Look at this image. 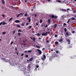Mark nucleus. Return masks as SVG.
Segmentation results:
<instances>
[{"mask_svg": "<svg viewBox=\"0 0 76 76\" xmlns=\"http://www.w3.org/2000/svg\"><path fill=\"white\" fill-rule=\"evenodd\" d=\"M67 10H70V9H67Z\"/></svg>", "mask_w": 76, "mask_h": 76, "instance_id": "obj_54", "label": "nucleus"}, {"mask_svg": "<svg viewBox=\"0 0 76 76\" xmlns=\"http://www.w3.org/2000/svg\"><path fill=\"white\" fill-rule=\"evenodd\" d=\"M37 36H40V34H37Z\"/></svg>", "mask_w": 76, "mask_h": 76, "instance_id": "obj_50", "label": "nucleus"}, {"mask_svg": "<svg viewBox=\"0 0 76 76\" xmlns=\"http://www.w3.org/2000/svg\"><path fill=\"white\" fill-rule=\"evenodd\" d=\"M17 55H18V53L17 52Z\"/></svg>", "mask_w": 76, "mask_h": 76, "instance_id": "obj_64", "label": "nucleus"}, {"mask_svg": "<svg viewBox=\"0 0 76 76\" xmlns=\"http://www.w3.org/2000/svg\"><path fill=\"white\" fill-rule=\"evenodd\" d=\"M35 35H37L38 34H35Z\"/></svg>", "mask_w": 76, "mask_h": 76, "instance_id": "obj_63", "label": "nucleus"}, {"mask_svg": "<svg viewBox=\"0 0 76 76\" xmlns=\"http://www.w3.org/2000/svg\"><path fill=\"white\" fill-rule=\"evenodd\" d=\"M2 16H3V17H4V15H2Z\"/></svg>", "mask_w": 76, "mask_h": 76, "instance_id": "obj_56", "label": "nucleus"}, {"mask_svg": "<svg viewBox=\"0 0 76 76\" xmlns=\"http://www.w3.org/2000/svg\"><path fill=\"white\" fill-rule=\"evenodd\" d=\"M27 19H28L29 20V22H31V18L29 17L27 18Z\"/></svg>", "mask_w": 76, "mask_h": 76, "instance_id": "obj_7", "label": "nucleus"}, {"mask_svg": "<svg viewBox=\"0 0 76 76\" xmlns=\"http://www.w3.org/2000/svg\"><path fill=\"white\" fill-rule=\"evenodd\" d=\"M61 10L63 12H66V10H64V9H62Z\"/></svg>", "mask_w": 76, "mask_h": 76, "instance_id": "obj_12", "label": "nucleus"}, {"mask_svg": "<svg viewBox=\"0 0 76 76\" xmlns=\"http://www.w3.org/2000/svg\"><path fill=\"white\" fill-rule=\"evenodd\" d=\"M28 25H29V23H26V25H27V26H28Z\"/></svg>", "mask_w": 76, "mask_h": 76, "instance_id": "obj_40", "label": "nucleus"}, {"mask_svg": "<svg viewBox=\"0 0 76 76\" xmlns=\"http://www.w3.org/2000/svg\"><path fill=\"white\" fill-rule=\"evenodd\" d=\"M19 16H20V14H18V15H17V18H18V17H19Z\"/></svg>", "mask_w": 76, "mask_h": 76, "instance_id": "obj_31", "label": "nucleus"}, {"mask_svg": "<svg viewBox=\"0 0 76 76\" xmlns=\"http://www.w3.org/2000/svg\"><path fill=\"white\" fill-rule=\"evenodd\" d=\"M12 19H13L12 18H11L9 20V21H10Z\"/></svg>", "mask_w": 76, "mask_h": 76, "instance_id": "obj_27", "label": "nucleus"}, {"mask_svg": "<svg viewBox=\"0 0 76 76\" xmlns=\"http://www.w3.org/2000/svg\"><path fill=\"white\" fill-rule=\"evenodd\" d=\"M32 32L33 34H34L35 33V31H32Z\"/></svg>", "mask_w": 76, "mask_h": 76, "instance_id": "obj_45", "label": "nucleus"}, {"mask_svg": "<svg viewBox=\"0 0 76 76\" xmlns=\"http://www.w3.org/2000/svg\"><path fill=\"white\" fill-rule=\"evenodd\" d=\"M44 26L43 25H41V26Z\"/></svg>", "mask_w": 76, "mask_h": 76, "instance_id": "obj_60", "label": "nucleus"}, {"mask_svg": "<svg viewBox=\"0 0 76 76\" xmlns=\"http://www.w3.org/2000/svg\"><path fill=\"white\" fill-rule=\"evenodd\" d=\"M30 38H31V39H33V38H32L31 37H30Z\"/></svg>", "mask_w": 76, "mask_h": 76, "instance_id": "obj_57", "label": "nucleus"}, {"mask_svg": "<svg viewBox=\"0 0 76 76\" xmlns=\"http://www.w3.org/2000/svg\"><path fill=\"white\" fill-rule=\"evenodd\" d=\"M33 8H34V9H35V6H34V7H33Z\"/></svg>", "mask_w": 76, "mask_h": 76, "instance_id": "obj_51", "label": "nucleus"}, {"mask_svg": "<svg viewBox=\"0 0 76 76\" xmlns=\"http://www.w3.org/2000/svg\"><path fill=\"white\" fill-rule=\"evenodd\" d=\"M56 53H58V51H57L56 52Z\"/></svg>", "mask_w": 76, "mask_h": 76, "instance_id": "obj_49", "label": "nucleus"}, {"mask_svg": "<svg viewBox=\"0 0 76 76\" xmlns=\"http://www.w3.org/2000/svg\"><path fill=\"white\" fill-rule=\"evenodd\" d=\"M32 26H29V29H31V28H32Z\"/></svg>", "mask_w": 76, "mask_h": 76, "instance_id": "obj_23", "label": "nucleus"}, {"mask_svg": "<svg viewBox=\"0 0 76 76\" xmlns=\"http://www.w3.org/2000/svg\"><path fill=\"white\" fill-rule=\"evenodd\" d=\"M51 20L50 19H48V23H50V21Z\"/></svg>", "mask_w": 76, "mask_h": 76, "instance_id": "obj_28", "label": "nucleus"}, {"mask_svg": "<svg viewBox=\"0 0 76 76\" xmlns=\"http://www.w3.org/2000/svg\"><path fill=\"white\" fill-rule=\"evenodd\" d=\"M6 25V23L4 22H3L2 25Z\"/></svg>", "mask_w": 76, "mask_h": 76, "instance_id": "obj_18", "label": "nucleus"}, {"mask_svg": "<svg viewBox=\"0 0 76 76\" xmlns=\"http://www.w3.org/2000/svg\"><path fill=\"white\" fill-rule=\"evenodd\" d=\"M66 25V23H64V26H65V25Z\"/></svg>", "mask_w": 76, "mask_h": 76, "instance_id": "obj_47", "label": "nucleus"}, {"mask_svg": "<svg viewBox=\"0 0 76 76\" xmlns=\"http://www.w3.org/2000/svg\"><path fill=\"white\" fill-rule=\"evenodd\" d=\"M37 50L39 52V54H41L42 53V52L41 50H40L37 49Z\"/></svg>", "mask_w": 76, "mask_h": 76, "instance_id": "obj_4", "label": "nucleus"}, {"mask_svg": "<svg viewBox=\"0 0 76 76\" xmlns=\"http://www.w3.org/2000/svg\"><path fill=\"white\" fill-rule=\"evenodd\" d=\"M18 32H22V31H21V30H20V29H19L18 31Z\"/></svg>", "mask_w": 76, "mask_h": 76, "instance_id": "obj_26", "label": "nucleus"}, {"mask_svg": "<svg viewBox=\"0 0 76 76\" xmlns=\"http://www.w3.org/2000/svg\"><path fill=\"white\" fill-rule=\"evenodd\" d=\"M28 57V55H26V58H27V57Z\"/></svg>", "mask_w": 76, "mask_h": 76, "instance_id": "obj_42", "label": "nucleus"}, {"mask_svg": "<svg viewBox=\"0 0 76 76\" xmlns=\"http://www.w3.org/2000/svg\"><path fill=\"white\" fill-rule=\"evenodd\" d=\"M25 53H26L27 52V51H25Z\"/></svg>", "mask_w": 76, "mask_h": 76, "instance_id": "obj_62", "label": "nucleus"}, {"mask_svg": "<svg viewBox=\"0 0 76 76\" xmlns=\"http://www.w3.org/2000/svg\"><path fill=\"white\" fill-rule=\"evenodd\" d=\"M28 53H31L32 52V50H29L28 51Z\"/></svg>", "mask_w": 76, "mask_h": 76, "instance_id": "obj_20", "label": "nucleus"}, {"mask_svg": "<svg viewBox=\"0 0 76 76\" xmlns=\"http://www.w3.org/2000/svg\"><path fill=\"white\" fill-rule=\"evenodd\" d=\"M27 2L26 0H25V2L26 3Z\"/></svg>", "mask_w": 76, "mask_h": 76, "instance_id": "obj_61", "label": "nucleus"}, {"mask_svg": "<svg viewBox=\"0 0 76 76\" xmlns=\"http://www.w3.org/2000/svg\"><path fill=\"white\" fill-rule=\"evenodd\" d=\"M72 20H75V18H74V17H72Z\"/></svg>", "mask_w": 76, "mask_h": 76, "instance_id": "obj_30", "label": "nucleus"}, {"mask_svg": "<svg viewBox=\"0 0 76 76\" xmlns=\"http://www.w3.org/2000/svg\"><path fill=\"white\" fill-rule=\"evenodd\" d=\"M15 50H17V48H15Z\"/></svg>", "mask_w": 76, "mask_h": 76, "instance_id": "obj_59", "label": "nucleus"}, {"mask_svg": "<svg viewBox=\"0 0 76 76\" xmlns=\"http://www.w3.org/2000/svg\"><path fill=\"white\" fill-rule=\"evenodd\" d=\"M23 56V53H22L21 54V56Z\"/></svg>", "mask_w": 76, "mask_h": 76, "instance_id": "obj_53", "label": "nucleus"}, {"mask_svg": "<svg viewBox=\"0 0 76 76\" xmlns=\"http://www.w3.org/2000/svg\"><path fill=\"white\" fill-rule=\"evenodd\" d=\"M6 32H2V35H4L6 34Z\"/></svg>", "mask_w": 76, "mask_h": 76, "instance_id": "obj_19", "label": "nucleus"}, {"mask_svg": "<svg viewBox=\"0 0 76 76\" xmlns=\"http://www.w3.org/2000/svg\"><path fill=\"white\" fill-rule=\"evenodd\" d=\"M23 14H24L23 13H20V15H23Z\"/></svg>", "mask_w": 76, "mask_h": 76, "instance_id": "obj_46", "label": "nucleus"}, {"mask_svg": "<svg viewBox=\"0 0 76 76\" xmlns=\"http://www.w3.org/2000/svg\"><path fill=\"white\" fill-rule=\"evenodd\" d=\"M55 37H57V35L56 34L55 35Z\"/></svg>", "mask_w": 76, "mask_h": 76, "instance_id": "obj_44", "label": "nucleus"}, {"mask_svg": "<svg viewBox=\"0 0 76 76\" xmlns=\"http://www.w3.org/2000/svg\"><path fill=\"white\" fill-rule=\"evenodd\" d=\"M45 28H47V27H48V25H46V26H45Z\"/></svg>", "mask_w": 76, "mask_h": 76, "instance_id": "obj_43", "label": "nucleus"}, {"mask_svg": "<svg viewBox=\"0 0 76 76\" xmlns=\"http://www.w3.org/2000/svg\"><path fill=\"white\" fill-rule=\"evenodd\" d=\"M3 22H1V23H0V26H1V24H2Z\"/></svg>", "mask_w": 76, "mask_h": 76, "instance_id": "obj_41", "label": "nucleus"}, {"mask_svg": "<svg viewBox=\"0 0 76 76\" xmlns=\"http://www.w3.org/2000/svg\"><path fill=\"white\" fill-rule=\"evenodd\" d=\"M66 41L67 42H69V44H70V40L69 39H68L67 40H66Z\"/></svg>", "mask_w": 76, "mask_h": 76, "instance_id": "obj_8", "label": "nucleus"}, {"mask_svg": "<svg viewBox=\"0 0 76 76\" xmlns=\"http://www.w3.org/2000/svg\"><path fill=\"white\" fill-rule=\"evenodd\" d=\"M66 35L67 36H69V33H68V32H66Z\"/></svg>", "mask_w": 76, "mask_h": 76, "instance_id": "obj_17", "label": "nucleus"}, {"mask_svg": "<svg viewBox=\"0 0 76 76\" xmlns=\"http://www.w3.org/2000/svg\"><path fill=\"white\" fill-rule=\"evenodd\" d=\"M46 42H47H47H49V41H48V40H47V41H46Z\"/></svg>", "mask_w": 76, "mask_h": 76, "instance_id": "obj_48", "label": "nucleus"}, {"mask_svg": "<svg viewBox=\"0 0 76 76\" xmlns=\"http://www.w3.org/2000/svg\"><path fill=\"white\" fill-rule=\"evenodd\" d=\"M35 67H37V68H38L39 67V66L37 65H36L35 66Z\"/></svg>", "mask_w": 76, "mask_h": 76, "instance_id": "obj_22", "label": "nucleus"}, {"mask_svg": "<svg viewBox=\"0 0 76 76\" xmlns=\"http://www.w3.org/2000/svg\"><path fill=\"white\" fill-rule=\"evenodd\" d=\"M36 25L37 26L38 25V23H36Z\"/></svg>", "mask_w": 76, "mask_h": 76, "instance_id": "obj_52", "label": "nucleus"}, {"mask_svg": "<svg viewBox=\"0 0 76 76\" xmlns=\"http://www.w3.org/2000/svg\"><path fill=\"white\" fill-rule=\"evenodd\" d=\"M62 41H63V40L61 39H60L59 40V42H61Z\"/></svg>", "mask_w": 76, "mask_h": 76, "instance_id": "obj_25", "label": "nucleus"}, {"mask_svg": "<svg viewBox=\"0 0 76 76\" xmlns=\"http://www.w3.org/2000/svg\"><path fill=\"white\" fill-rule=\"evenodd\" d=\"M74 13H76V10L74 11Z\"/></svg>", "mask_w": 76, "mask_h": 76, "instance_id": "obj_37", "label": "nucleus"}, {"mask_svg": "<svg viewBox=\"0 0 76 76\" xmlns=\"http://www.w3.org/2000/svg\"><path fill=\"white\" fill-rule=\"evenodd\" d=\"M14 22L15 23H20V21L19 20H16Z\"/></svg>", "mask_w": 76, "mask_h": 76, "instance_id": "obj_6", "label": "nucleus"}, {"mask_svg": "<svg viewBox=\"0 0 76 76\" xmlns=\"http://www.w3.org/2000/svg\"><path fill=\"white\" fill-rule=\"evenodd\" d=\"M21 25L22 26H25V24H24L23 23H22L21 24Z\"/></svg>", "mask_w": 76, "mask_h": 76, "instance_id": "obj_14", "label": "nucleus"}, {"mask_svg": "<svg viewBox=\"0 0 76 76\" xmlns=\"http://www.w3.org/2000/svg\"><path fill=\"white\" fill-rule=\"evenodd\" d=\"M42 36H46V35H47V32L45 33H42Z\"/></svg>", "mask_w": 76, "mask_h": 76, "instance_id": "obj_1", "label": "nucleus"}, {"mask_svg": "<svg viewBox=\"0 0 76 76\" xmlns=\"http://www.w3.org/2000/svg\"><path fill=\"white\" fill-rule=\"evenodd\" d=\"M2 60H4V61L5 62H8V61H9L8 60H6L5 58H2Z\"/></svg>", "mask_w": 76, "mask_h": 76, "instance_id": "obj_3", "label": "nucleus"}, {"mask_svg": "<svg viewBox=\"0 0 76 76\" xmlns=\"http://www.w3.org/2000/svg\"><path fill=\"white\" fill-rule=\"evenodd\" d=\"M64 31L65 32H66V31H67V29H66V28H64Z\"/></svg>", "mask_w": 76, "mask_h": 76, "instance_id": "obj_21", "label": "nucleus"}, {"mask_svg": "<svg viewBox=\"0 0 76 76\" xmlns=\"http://www.w3.org/2000/svg\"><path fill=\"white\" fill-rule=\"evenodd\" d=\"M33 41H35V37L33 38Z\"/></svg>", "mask_w": 76, "mask_h": 76, "instance_id": "obj_13", "label": "nucleus"}, {"mask_svg": "<svg viewBox=\"0 0 76 76\" xmlns=\"http://www.w3.org/2000/svg\"><path fill=\"white\" fill-rule=\"evenodd\" d=\"M15 32V31H14L13 32H12V34H14Z\"/></svg>", "mask_w": 76, "mask_h": 76, "instance_id": "obj_35", "label": "nucleus"}, {"mask_svg": "<svg viewBox=\"0 0 76 76\" xmlns=\"http://www.w3.org/2000/svg\"><path fill=\"white\" fill-rule=\"evenodd\" d=\"M27 15H28V14L26 13L24 14V16H26Z\"/></svg>", "mask_w": 76, "mask_h": 76, "instance_id": "obj_33", "label": "nucleus"}, {"mask_svg": "<svg viewBox=\"0 0 76 76\" xmlns=\"http://www.w3.org/2000/svg\"><path fill=\"white\" fill-rule=\"evenodd\" d=\"M28 69H29V68H30V66H28Z\"/></svg>", "mask_w": 76, "mask_h": 76, "instance_id": "obj_58", "label": "nucleus"}, {"mask_svg": "<svg viewBox=\"0 0 76 76\" xmlns=\"http://www.w3.org/2000/svg\"><path fill=\"white\" fill-rule=\"evenodd\" d=\"M70 19H69L68 20V21L67 23H69V22H70Z\"/></svg>", "mask_w": 76, "mask_h": 76, "instance_id": "obj_32", "label": "nucleus"}, {"mask_svg": "<svg viewBox=\"0 0 76 76\" xmlns=\"http://www.w3.org/2000/svg\"><path fill=\"white\" fill-rule=\"evenodd\" d=\"M34 16H35V17H37V15L36 14H35Z\"/></svg>", "mask_w": 76, "mask_h": 76, "instance_id": "obj_55", "label": "nucleus"}, {"mask_svg": "<svg viewBox=\"0 0 76 76\" xmlns=\"http://www.w3.org/2000/svg\"><path fill=\"white\" fill-rule=\"evenodd\" d=\"M18 35H19V36H20V33H18Z\"/></svg>", "mask_w": 76, "mask_h": 76, "instance_id": "obj_39", "label": "nucleus"}, {"mask_svg": "<svg viewBox=\"0 0 76 76\" xmlns=\"http://www.w3.org/2000/svg\"><path fill=\"white\" fill-rule=\"evenodd\" d=\"M33 59H34V58H31L29 59V61H32Z\"/></svg>", "mask_w": 76, "mask_h": 76, "instance_id": "obj_10", "label": "nucleus"}, {"mask_svg": "<svg viewBox=\"0 0 76 76\" xmlns=\"http://www.w3.org/2000/svg\"><path fill=\"white\" fill-rule=\"evenodd\" d=\"M51 17L52 18H54L55 19H57V16H54V15H51Z\"/></svg>", "mask_w": 76, "mask_h": 76, "instance_id": "obj_5", "label": "nucleus"}, {"mask_svg": "<svg viewBox=\"0 0 76 76\" xmlns=\"http://www.w3.org/2000/svg\"><path fill=\"white\" fill-rule=\"evenodd\" d=\"M43 57H42V60H44L45 58H46V56L45 55H43Z\"/></svg>", "mask_w": 76, "mask_h": 76, "instance_id": "obj_2", "label": "nucleus"}, {"mask_svg": "<svg viewBox=\"0 0 76 76\" xmlns=\"http://www.w3.org/2000/svg\"><path fill=\"white\" fill-rule=\"evenodd\" d=\"M56 26H57V24L54 25V28H56Z\"/></svg>", "mask_w": 76, "mask_h": 76, "instance_id": "obj_9", "label": "nucleus"}, {"mask_svg": "<svg viewBox=\"0 0 76 76\" xmlns=\"http://www.w3.org/2000/svg\"><path fill=\"white\" fill-rule=\"evenodd\" d=\"M36 47H37V48H40V47L39 46H38V45H36Z\"/></svg>", "mask_w": 76, "mask_h": 76, "instance_id": "obj_15", "label": "nucleus"}, {"mask_svg": "<svg viewBox=\"0 0 76 76\" xmlns=\"http://www.w3.org/2000/svg\"><path fill=\"white\" fill-rule=\"evenodd\" d=\"M58 3H61V1H60V0H58Z\"/></svg>", "mask_w": 76, "mask_h": 76, "instance_id": "obj_38", "label": "nucleus"}, {"mask_svg": "<svg viewBox=\"0 0 76 76\" xmlns=\"http://www.w3.org/2000/svg\"><path fill=\"white\" fill-rule=\"evenodd\" d=\"M13 42H11V45H12V44L13 43Z\"/></svg>", "mask_w": 76, "mask_h": 76, "instance_id": "obj_34", "label": "nucleus"}, {"mask_svg": "<svg viewBox=\"0 0 76 76\" xmlns=\"http://www.w3.org/2000/svg\"><path fill=\"white\" fill-rule=\"evenodd\" d=\"M72 33H73V34H75V31H72Z\"/></svg>", "mask_w": 76, "mask_h": 76, "instance_id": "obj_36", "label": "nucleus"}, {"mask_svg": "<svg viewBox=\"0 0 76 76\" xmlns=\"http://www.w3.org/2000/svg\"><path fill=\"white\" fill-rule=\"evenodd\" d=\"M17 26L18 28H20V25H17Z\"/></svg>", "mask_w": 76, "mask_h": 76, "instance_id": "obj_24", "label": "nucleus"}, {"mask_svg": "<svg viewBox=\"0 0 76 76\" xmlns=\"http://www.w3.org/2000/svg\"><path fill=\"white\" fill-rule=\"evenodd\" d=\"M40 23H42V19H41L40 20Z\"/></svg>", "mask_w": 76, "mask_h": 76, "instance_id": "obj_29", "label": "nucleus"}, {"mask_svg": "<svg viewBox=\"0 0 76 76\" xmlns=\"http://www.w3.org/2000/svg\"><path fill=\"white\" fill-rule=\"evenodd\" d=\"M2 3L3 4H5V2H4V0H2Z\"/></svg>", "mask_w": 76, "mask_h": 76, "instance_id": "obj_11", "label": "nucleus"}, {"mask_svg": "<svg viewBox=\"0 0 76 76\" xmlns=\"http://www.w3.org/2000/svg\"><path fill=\"white\" fill-rule=\"evenodd\" d=\"M55 44H58V42H56L55 43Z\"/></svg>", "mask_w": 76, "mask_h": 76, "instance_id": "obj_16", "label": "nucleus"}]
</instances>
